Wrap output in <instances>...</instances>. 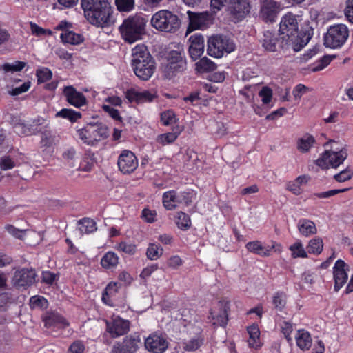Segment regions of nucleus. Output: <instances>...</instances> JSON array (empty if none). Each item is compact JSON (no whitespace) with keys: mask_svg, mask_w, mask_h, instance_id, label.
<instances>
[{"mask_svg":"<svg viewBox=\"0 0 353 353\" xmlns=\"http://www.w3.org/2000/svg\"><path fill=\"white\" fill-rule=\"evenodd\" d=\"M299 16L292 12L284 14L279 24V37L281 43L307 44L314 34V30L308 27L299 31Z\"/></svg>","mask_w":353,"mask_h":353,"instance_id":"obj_1","label":"nucleus"},{"mask_svg":"<svg viewBox=\"0 0 353 353\" xmlns=\"http://www.w3.org/2000/svg\"><path fill=\"white\" fill-rule=\"evenodd\" d=\"M85 17L97 27H108L114 23L113 9L108 0H81Z\"/></svg>","mask_w":353,"mask_h":353,"instance_id":"obj_2","label":"nucleus"},{"mask_svg":"<svg viewBox=\"0 0 353 353\" xmlns=\"http://www.w3.org/2000/svg\"><path fill=\"white\" fill-rule=\"evenodd\" d=\"M132 51L134 74L141 80H148L156 68L154 61L148 52L147 46H135Z\"/></svg>","mask_w":353,"mask_h":353,"instance_id":"obj_3","label":"nucleus"},{"mask_svg":"<svg viewBox=\"0 0 353 353\" xmlns=\"http://www.w3.org/2000/svg\"><path fill=\"white\" fill-rule=\"evenodd\" d=\"M79 139L88 145H94L109 136L108 128L102 122H89L77 130Z\"/></svg>","mask_w":353,"mask_h":353,"instance_id":"obj_4","label":"nucleus"},{"mask_svg":"<svg viewBox=\"0 0 353 353\" xmlns=\"http://www.w3.org/2000/svg\"><path fill=\"white\" fill-rule=\"evenodd\" d=\"M159 57L165 59L161 63V68L163 76L168 79H171L186 69V60L178 50L160 52Z\"/></svg>","mask_w":353,"mask_h":353,"instance_id":"obj_5","label":"nucleus"},{"mask_svg":"<svg viewBox=\"0 0 353 353\" xmlns=\"http://www.w3.org/2000/svg\"><path fill=\"white\" fill-rule=\"evenodd\" d=\"M153 28L165 32H175L180 28L179 17L168 10H161L155 12L150 20Z\"/></svg>","mask_w":353,"mask_h":353,"instance_id":"obj_6","label":"nucleus"},{"mask_svg":"<svg viewBox=\"0 0 353 353\" xmlns=\"http://www.w3.org/2000/svg\"><path fill=\"white\" fill-rule=\"evenodd\" d=\"M145 25L143 18L139 16L130 17L125 19L120 26L123 39L130 43L142 39Z\"/></svg>","mask_w":353,"mask_h":353,"instance_id":"obj_7","label":"nucleus"},{"mask_svg":"<svg viewBox=\"0 0 353 353\" xmlns=\"http://www.w3.org/2000/svg\"><path fill=\"white\" fill-rule=\"evenodd\" d=\"M194 197L195 194L192 190H169L163 194L162 203L166 210H172L179 205H190Z\"/></svg>","mask_w":353,"mask_h":353,"instance_id":"obj_8","label":"nucleus"},{"mask_svg":"<svg viewBox=\"0 0 353 353\" xmlns=\"http://www.w3.org/2000/svg\"><path fill=\"white\" fill-rule=\"evenodd\" d=\"M347 156V152L343 150L339 152L325 150L315 163L322 169L336 168L343 163Z\"/></svg>","mask_w":353,"mask_h":353,"instance_id":"obj_9","label":"nucleus"},{"mask_svg":"<svg viewBox=\"0 0 353 353\" xmlns=\"http://www.w3.org/2000/svg\"><path fill=\"white\" fill-rule=\"evenodd\" d=\"M142 344L139 335H129L121 341L116 342L112 348V353H137Z\"/></svg>","mask_w":353,"mask_h":353,"instance_id":"obj_10","label":"nucleus"},{"mask_svg":"<svg viewBox=\"0 0 353 353\" xmlns=\"http://www.w3.org/2000/svg\"><path fill=\"white\" fill-rule=\"evenodd\" d=\"M45 327L49 332H58L69 326V322L62 315L56 312H47L42 316Z\"/></svg>","mask_w":353,"mask_h":353,"instance_id":"obj_11","label":"nucleus"},{"mask_svg":"<svg viewBox=\"0 0 353 353\" xmlns=\"http://www.w3.org/2000/svg\"><path fill=\"white\" fill-rule=\"evenodd\" d=\"M187 14L190 20V26L194 30L208 28L214 23L216 17L211 11L199 13L188 11Z\"/></svg>","mask_w":353,"mask_h":353,"instance_id":"obj_12","label":"nucleus"},{"mask_svg":"<svg viewBox=\"0 0 353 353\" xmlns=\"http://www.w3.org/2000/svg\"><path fill=\"white\" fill-rule=\"evenodd\" d=\"M281 10V4L274 0H261L259 17L266 23L276 21Z\"/></svg>","mask_w":353,"mask_h":353,"instance_id":"obj_13","label":"nucleus"},{"mask_svg":"<svg viewBox=\"0 0 353 353\" xmlns=\"http://www.w3.org/2000/svg\"><path fill=\"white\" fill-rule=\"evenodd\" d=\"M348 30L343 24L330 27L325 36L324 44H343L348 37Z\"/></svg>","mask_w":353,"mask_h":353,"instance_id":"obj_14","label":"nucleus"},{"mask_svg":"<svg viewBox=\"0 0 353 353\" xmlns=\"http://www.w3.org/2000/svg\"><path fill=\"white\" fill-rule=\"evenodd\" d=\"M117 165L123 174H130L138 167V159L132 152L123 150L118 157Z\"/></svg>","mask_w":353,"mask_h":353,"instance_id":"obj_15","label":"nucleus"},{"mask_svg":"<svg viewBox=\"0 0 353 353\" xmlns=\"http://www.w3.org/2000/svg\"><path fill=\"white\" fill-rule=\"evenodd\" d=\"M106 330L112 338L124 335L130 330V321L119 316H114L106 322Z\"/></svg>","mask_w":353,"mask_h":353,"instance_id":"obj_16","label":"nucleus"},{"mask_svg":"<svg viewBox=\"0 0 353 353\" xmlns=\"http://www.w3.org/2000/svg\"><path fill=\"white\" fill-rule=\"evenodd\" d=\"M146 350L152 353H163L168 347V343L163 336L157 333L151 334L145 339Z\"/></svg>","mask_w":353,"mask_h":353,"instance_id":"obj_17","label":"nucleus"},{"mask_svg":"<svg viewBox=\"0 0 353 353\" xmlns=\"http://www.w3.org/2000/svg\"><path fill=\"white\" fill-rule=\"evenodd\" d=\"M36 273L33 269L22 268L14 272L12 281L18 288H26L35 282Z\"/></svg>","mask_w":353,"mask_h":353,"instance_id":"obj_18","label":"nucleus"},{"mask_svg":"<svg viewBox=\"0 0 353 353\" xmlns=\"http://www.w3.org/2000/svg\"><path fill=\"white\" fill-rule=\"evenodd\" d=\"M333 269L334 290L338 292L347 280L348 265L343 260L339 259L336 261Z\"/></svg>","mask_w":353,"mask_h":353,"instance_id":"obj_19","label":"nucleus"},{"mask_svg":"<svg viewBox=\"0 0 353 353\" xmlns=\"http://www.w3.org/2000/svg\"><path fill=\"white\" fill-rule=\"evenodd\" d=\"M68 23L61 21L57 26V29L62 30L60 38L64 44H81L83 41V37L80 34L67 30Z\"/></svg>","mask_w":353,"mask_h":353,"instance_id":"obj_20","label":"nucleus"},{"mask_svg":"<svg viewBox=\"0 0 353 353\" xmlns=\"http://www.w3.org/2000/svg\"><path fill=\"white\" fill-rule=\"evenodd\" d=\"M250 0H236L230 7V13L234 20L241 21L250 11Z\"/></svg>","mask_w":353,"mask_h":353,"instance_id":"obj_21","label":"nucleus"},{"mask_svg":"<svg viewBox=\"0 0 353 353\" xmlns=\"http://www.w3.org/2000/svg\"><path fill=\"white\" fill-rule=\"evenodd\" d=\"M125 97L130 102L148 103L152 102L157 98L155 93L148 90H138L135 88L128 90L125 92Z\"/></svg>","mask_w":353,"mask_h":353,"instance_id":"obj_22","label":"nucleus"},{"mask_svg":"<svg viewBox=\"0 0 353 353\" xmlns=\"http://www.w3.org/2000/svg\"><path fill=\"white\" fill-rule=\"evenodd\" d=\"M63 95L66 101L76 108H81L86 104L87 100L85 97L72 86L65 87Z\"/></svg>","mask_w":353,"mask_h":353,"instance_id":"obj_23","label":"nucleus"},{"mask_svg":"<svg viewBox=\"0 0 353 353\" xmlns=\"http://www.w3.org/2000/svg\"><path fill=\"white\" fill-rule=\"evenodd\" d=\"M209 318L211 319L213 325L225 326L228 321L227 305L219 303L216 308L211 310Z\"/></svg>","mask_w":353,"mask_h":353,"instance_id":"obj_24","label":"nucleus"},{"mask_svg":"<svg viewBox=\"0 0 353 353\" xmlns=\"http://www.w3.org/2000/svg\"><path fill=\"white\" fill-rule=\"evenodd\" d=\"M297 346L303 351L308 350L312 347V339L309 332L299 330L295 335Z\"/></svg>","mask_w":353,"mask_h":353,"instance_id":"obj_25","label":"nucleus"},{"mask_svg":"<svg viewBox=\"0 0 353 353\" xmlns=\"http://www.w3.org/2000/svg\"><path fill=\"white\" fill-rule=\"evenodd\" d=\"M297 228L299 232L306 237L314 234L317 232L315 223L307 219H301L297 223Z\"/></svg>","mask_w":353,"mask_h":353,"instance_id":"obj_26","label":"nucleus"},{"mask_svg":"<svg viewBox=\"0 0 353 353\" xmlns=\"http://www.w3.org/2000/svg\"><path fill=\"white\" fill-rule=\"evenodd\" d=\"M245 247L250 252L261 256H268L270 255V251L274 248V245H272L270 248H268L264 247L259 241H254L248 242Z\"/></svg>","mask_w":353,"mask_h":353,"instance_id":"obj_27","label":"nucleus"},{"mask_svg":"<svg viewBox=\"0 0 353 353\" xmlns=\"http://www.w3.org/2000/svg\"><path fill=\"white\" fill-rule=\"evenodd\" d=\"M235 46H208L207 53L214 58H221L235 50Z\"/></svg>","mask_w":353,"mask_h":353,"instance_id":"obj_28","label":"nucleus"},{"mask_svg":"<svg viewBox=\"0 0 353 353\" xmlns=\"http://www.w3.org/2000/svg\"><path fill=\"white\" fill-rule=\"evenodd\" d=\"M247 331L249 334V339L248 341L249 346L255 349L260 347L261 343L259 326L256 324H253L247 327Z\"/></svg>","mask_w":353,"mask_h":353,"instance_id":"obj_29","label":"nucleus"},{"mask_svg":"<svg viewBox=\"0 0 353 353\" xmlns=\"http://www.w3.org/2000/svg\"><path fill=\"white\" fill-rule=\"evenodd\" d=\"M78 230L81 234H88L97 230L96 222L90 218H83L78 221Z\"/></svg>","mask_w":353,"mask_h":353,"instance_id":"obj_30","label":"nucleus"},{"mask_svg":"<svg viewBox=\"0 0 353 353\" xmlns=\"http://www.w3.org/2000/svg\"><path fill=\"white\" fill-rule=\"evenodd\" d=\"M100 263L106 270L114 269L119 263V257L116 253L110 251L103 256Z\"/></svg>","mask_w":353,"mask_h":353,"instance_id":"obj_31","label":"nucleus"},{"mask_svg":"<svg viewBox=\"0 0 353 353\" xmlns=\"http://www.w3.org/2000/svg\"><path fill=\"white\" fill-rule=\"evenodd\" d=\"M216 68V63L205 57L201 58L195 63V70L199 73L212 72Z\"/></svg>","mask_w":353,"mask_h":353,"instance_id":"obj_32","label":"nucleus"},{"mask_svg":"<svg viewBox=\"0 0 353 353\" xmlns=\"http://www.w3.org/2000/svg\"><path fill=\"white\" fill-rule=\"evenodd\" d=\"M314 137L309 134H306L297 140V149L301 153L307 152L314 145Z\"/></svg>","mask_w":353,"mask_h":353,"instance_id":"obj_33","label":"nucleus"},{"mask_svg":"<svg viewBox=\"0 0 353 353\" xmlns=\"http://www.w3.org/2000/svg\"><path fill=\"white\" fill-rule=\"evenodd\" d=\"M203 336L199 334L188 341H184L183 343V347L185 351H196L203 345Z\"/></svg>","mask_w":353,"mask_h":353,"instance_id":"obj_34","label":"nucleus"},{"mask_svg":"<svg viewBox=\"0 0 353 353\" xmlns=\"http://www.w3.org/2000/svg\"><path fill=\"white\" fill-rule=\"evenodd\" d=\"M56 117L65 119L74 123L81 117V113L72 109L63 108L56 113Z\"/></svg>","mask_w":353,"mask_h":353,"instance_id":"obj_35","label":"nucleus"},{"mask_svg":"<svg viewBox=\"0 0 353 353\" xmlns=\"http://www.w3.org/2000/svg\"><path fill=\"white\" fill-rule=\"evenodd\" d=\"M335 58H336L335 55H325V56H323L322 58L316 61L311 65V71L315 72H318V71H321V70H323Z\"/></svg>","mask_w":353,"mask_h":353,"instance_id":"obj_36","label":"nucleus"},{"mask_svg":"<svg viewBox=\"0 0 353 353\" xmlns=\"http://www.w3.org/2000/svg\"><path fill=\"white\" fill-rule=\"evenodd\" d=\"M175 222L177 227L182 230H187L191 226L190 216L183 212L176 213Z\"/></svg>","mask_w":353,"mask_h":353,"instance_id":"obj_37","label":"nucleus"},{"mask_svg":"<svg viewBox=\"0 0 353 353\" xmlns=\"http://www.w3.org/2000/svg\"><path fill=\"white\" fill-rule=\"evenodd\" d=\"M179 134V132H174L161 134L157 136L156 141L162 145H168L173 143L177 139Z\"/></svg>","mask_w":353,"mask_h":353,"instance_id":"obj_38","label":"nucleus"},{"mask_svg":"<svg viewBox=\"0 0 353 353\" xmlns=\"http://www.w3.org/2000/svg\"><path fill=\"white\" fill-rule=\"evenodd\" d=\"M323 248V240L319 237L311 239L307 247L309 253L320 254Z\"/></svg>","mask_w":353,"mask_h":353,"instance_id":"obj_39","label":"nucleus"},{"mask_svg":"<svg viewBox=\"0 0 353 353\" xmlns=\"http://www.w3.org/2000/svg\"><path fill=\"white\" fill-rule=\"evenodd\" d=\"M163 250L160 246L150 243L146 251V256L150 260H157L163 254Z\"/></svg>","mask_w":353,"mask_h":353,"instance_id":"obj_40","label":"nucleus"},{"mask_svg":"<svg viewBox=\"0 0 353 353\" xmlns=\"http://www.w3.org/2000/svg\"><path fill=\"white\" fill-rule=\"evenodd\" d=\"M207 44H234V41L228 35L215 34L208 38Z\"/></svg>","mask_w":353,"mask_h":353,"instance_id":"obj_41","label":"nucleus"},{"mask_svg":"<svg viewBox=\"0 0 353 353\" xmlns=\"http://www.w3.org/2000/svg\"><path fill=\"white\" fill-rule=\"evenodd\" d=\"M290 250L292 252V256L294 258L301 257V258H306L307 257V252L303 248V245L301 241H296L293 245L290 247Z\"/></svg>","mask_w":353,"mask_h":353,"instance_id":"obj_42","label":"nucleus"},{"mask_svg":"<svg viewBox=\"0 0 353 353\" xmlns=\"http://www.w3.org/2000/svg\"><path fill=\"white\" fill-rule=\"evenodd\" d=\"M272 303L275 308L281 311L286 304V294L283 292H277L273 296Z\"/></svg>","mask_w":353,"mask_h":353,"instance_id":"obj_43","label":"nucleus"},{"mask_svg":"<svg viewBox=\"0 0 353 353\" xmlns=\"http://www.w3.org/2000/svg\"><path fill=\"white\" fill-rule=\"evenodd\" d=\"M25 65V62L16 61L11 63H6L3 64L1 68L5 72H14L22 70Z\"/></svg>","mask_w":353,"mask_h":353,"instance_id":"obj_44","label":"nucleus"},{"mask_svg":"<svg viewBox=\"0 0 353 353\" xmlns=\"http://www.w3.org/2000/svg\"><path fill=\"white\" fill-rule=\"evenodd\" d=\"M14 132L19 136H30L35 134V131L32 128H29L28 124L23 123H17L14 126Z\"/></svg>","mask_w":353,"mask_h":353,"instance_id":"obj_45","label":"nucleus"},{"mask_svg":"<svg viewBox=\"0 0 353 353\" xmlns=\"http://www.w3.org/2000/svg\"><path fill=\"white\" fill-rule=\"evenodd\" d=\"M161 121L164 125H170L176 123V115L172 110H168L161 114Z\"/></svg>","mask_w":353,"mask_h":353,"instance_id":"obj_46","label":"nucleus"},{"mask_svg":"<svg viewBox=\"0 0 353 353\" xmlns=\"http://www.w3.org/2000/svg\"><path fill=\"white\" fill-rule=\"evenodd\" d=\"M121 285L119 282H110L108 283L103 293L102 300L105 301L106 296H114L117 292Z\"/></svg>","mask_w":353,"mask_h":353,"instance_id":"obj_47","label":"nucleus"},{"mask_svg":"<svg viewBox=\"0 0 353 353\" xmlns=\"http://www.w3.org/2000/svg\"><path fill=\"white\" fill-rule=\"evenodd\" d=\"M115 3L121 12H130L134 7V0H115Z\"/></svg>","mask_w":353,"mask_h":353,"instance_id":"obj_48","label":"nucleus"},{"mask_svg":"<svg viewBox=\"0 0 353 353\" xmlns=\"http://www.w3.org/2000/svg\"><path fill=\"white\" fill-rule=\"evenodd\" d=\"M36 75L38 83H44L52 78V74L50 70L47 68H41L37 70Z\"/></svg>","mask_w":353,"mask_h":353,"instance_id":"obj_49","label":"nucleus"},{"mask_svg":"<svg viewBox=\"0 0 353 353\" xmlns=\"http://www.w3.org/2000/svg\"><path fill=\"white\" fill-rule=\"evenodd\" d=\"M54 141V137L50 131L45 130L41 132V138L40 141L41 147H50L52 145Z\"/></svg>","mask_w":353,"mask_h":353,"instance_id":"obj_50","label":"nucleus"},{"mask_svg":"<svg viewBox=\"0 0 353 353\" xmlns=\"http://www.w3.org/2000/svg\"><path fill=\"white\" fill-rule=\"evenodd\" d=\"M116 249L119 252H123L128 254H134L136 252V246L132 243L121 242L116 245Z\"/></svg>","mask_w":353,"mask_h":353,"instance_id":"obj_51","label":"nucleus"},{"mask_svg":"<svg viewBox=\"0 0 353 353\" xmlns=\"http://www.w3.org/2000/svg\"><path fill=\"white\" fill-rule=\"evenodd\" d=\"M188 52L190 58L195 61L203 54L204 46H189Z\"/></svg>","mask_w":353,"mask_h":353,"instance_id":"obj_52","label":"nucleus"},{"mask_svg":"<svg viewBox=\"0 0 353 353\" xmlns=\"http://www.w3.org/2000/svg\"><path fill=\"white\" fill-rule=\"evenodd\" d=\"M353 176V171L347 168L334 176V179L338 182H345L350 180Z\"/></svg>","mask_w":353,"mask_h":353,"instance_id":"obj_53","label":"nucleus"},{"mask_svg":"<svg viewBox=\"0 0 353 353\" xmlns=\"http://www.w3.org/2000/svg\"><path fill=\"white\" fill-rule=\"evenodd\" d=\"M272 89L267 86L263 87L259 92V96L261 98L263 104H268L272 101Z\"/></svg>","mask_w":353,"mask_h":353,"instance_id":"obj_54","label":"nucleus"},{"mask_svg":"<svg viewBox=\"0 0 353 353\" xmlns=\"http://www.w3.org/2000/svg\"><path fill=\"white\" fill-rule=\"evenodd\" d=\"M281 332L288 343L292 342L291 334L293 331V325L289 322L284 321L281 325Z\"/></svg>","mask_w":353,"mask_h":353,"instance_id":"obj_55","label":"nucleus"},{"mask_svg":"<svg viewBox=\"0 0 353 353\" xmlns=\"http://www.w3.org/2000/svg\"><path fill=\"white\" fill-rule=\"evenodd\" d=\"M310 90L311 89L309 87H307L302 83H299L294 88L292 94L295 99H300L303 94Z\"/></svg>","mask_w":353,"mask_h":353,"instance_id":"obj_56","label":"nucleus"},{"mask_svg":"<svg viewBox=\"0 0 353 353\" xmlns=\"http://www.w3.org/2000/svg\"><path fill=\"white\" fill-rule=\"evenodd\" d=\"M47 300L40 296H33L30 299V306L32 308L43 307L46 306Z\"/></svg>","mask_w":353,"mask_h":353,"instance_id":"obj_57","label":"nucleus"},{"mask_svg":"<svg viewBox=\"0 0 353 353\" xmlns=\"http://www.w3.org/2000/svg\"><path fill=\"white\" fill-rule=\"evenodd\" d=\"M102 108L104 110V112L108 113L115 121H121V117L119 114V112L118 111V110L114 109L110 105L107 104H103L102 105Z\"/></svg>","mask_w":353,"mask_h":353,"instance_id":"obj_58","label":"nucleus"},{"mask_svg":"<svg viewBox=\"0 0 353 353\" xmlns=\"http://www.w3.org/2000/svg\"><path fill=\"white\" fill-rule=\"evenodd\" d=\"M30 30L33 34L39 37L46 34L50 35L52 34V32L50 30L43 29L34 23H30Z\"/></svg>","mask_w":353,"mask_h":353,"instance_id":"obj_59","label":"nucleus"},{"mask_svg":"<svg viewBox=\"0 0 353 353\" xmlns=\"http://www.w3.org/2000/svg\"><path fill=\"white\" fill-rule=\"evenodd\" d=\"M157 212L155 210H152L145 208L142 211V217L148 223H154L156 221Z\"/></svg>","mask_w":353,"mask_h":353,"instance_id":"obj_60","label":"nucleus"},{"mask_svg":"<svg viewBox=\"0 0 353 353\" xmlns=\"http://www.w3.org/2000/svg\"><path fill=\"white\" fill-rule=\"evenodd\" d=\"M226 2L227 0H211L210 11L216 16V13L222 9Z\"/></svg>","mask_w":353,"mask_h":353,"instance_id":"obj_61","label":"nucleus"},{"mask_svg":"<svg viewBox=\"0 0 353 353\" xmlns=\"http://www.w3.org/2000/svg\"><path fill=\"white\" fill-rule=\"evenodd\" d=\"M46 123V120L41 117H38L32 121L31 123L28 124L29 128H32L35 131V134L38 132H41V126L44 125Z\"/></svg>","mask_w":353,"mask_h":353,"instance_id":"obj_62","label":"nucleus"},{"mask_svg":"<svg viewBox=\"0 0 353 353\" xmlns=\"http://www.w3.org/2000/svg\"><path fill=\"white\" fill-rule=\"evenodd\" d=\"M14 161L9 157L5 156L1 158L0 167L2 170H6L14 167Z\"/></svg>","mask_w":353,"mask_h":353,"instance_id":"obj_63","label":"nucleus"},{"mask_svg":"<svg viewBox=\"0 0 353 353\" xmlns=\"http://www.w3.org/2000/svg\"><path fill=\"white\" fill-rule=\"evenodd\" d=\"M345 15L347 20L353 23V0H347Z\"/></svg>","mask_w":353,"mask_h":353,"instance_id":"obj_64","label":"nucleus"}]
</instances>
